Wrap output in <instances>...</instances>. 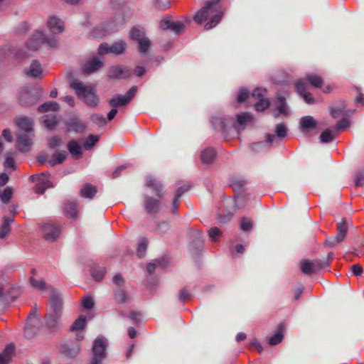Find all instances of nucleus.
<instances>
[{
    "mask_svg": "<svg viewBox=\"0 0 364 364\" xmlns=\"http://www.w3.org/2000/svg\"><path fill=\"white\" fill-rule=\"evenodd\" d=\"M159 27L164 31L169 29L176 34H180L184 31L186 25L181 21H173L168 19H163L159 23Z\"/></svg>",
    "mask_w": 364,
    "mask_h": 364,
    "instance_id": "obj_12",
    "label": "nucleus"
},
{
    "mask_svg": "<svg viewBox=\"0 0 364 364\" xmlns=\"http://www.w3.org/2000/svg\"><path fill=\"white\" fill-rule=\"evenodd\" d=\"M68 149L75 159H79L82 155V147L76 140H70L68 143Z\"/></svg>",
    "mask_w": 364,
    "mask_h": 364,
    "instance_id": "obj_24",
    "label": "nucleus"
},
{
    "mask_svg": "<svg viewBox=\"0 0 364 364\" xmlns=\"http://www.w3.org/2000/svg\"><path fill=\"white\" fill-rule=\"evenodd\" d=\"M12 196V189L10 187H6L2 194L1 195V200L4 203H8Z\"/></svg>",
    "mask_w": 364,
    "mask_h": 364,
    "instance_id": "obj_52",
    "label": "nucleus"
},
{
    "mask_svg": "<svg viewBox=\"0 0 364 364\" xmlns=\"http://www.w3.org/2000/svg\"><path fill=\"white\" fill-rule=\"evenodd\" d=\"M364 185V171H361L357 173L355 178V186H362Z\"/></svg>",
    "mask_w": 364,
    "mask_h": 364,
    "instance_id": "obj_64",
    "label": "nucleus"
},
{
    "mask_svg": "<svg viewBox=\"0 0 364 364\" xmlns=\"http://www.w3.org/2000/svg\"><path fill=\"white\" fill-rule=\"evenodd\" d=\"M60 109V105L56 102H47L38 107L39 112H47L48 111H58Z\"/></svg>",
    "mask_w": 364,
    "mask_h": 364,
    "instance_id": "obj_33",
    "label": "nucleus"
},
{
    "mask_svg": "<svg viewBox=\"0 0 364 364\" xmlns=\"http://www.w3.org/2000/svg\"><path fill=\"white\" fill-rule=\"evenodd\" d=\"M86 323V319L85 316H80L75 322L73 323L71 326L72 331H78L84 328Z\"/></svg>",
    "mask_w": 364,
    "mask_h": 364,
    "instance_id": "obj_44",
    "label": "nucleus"
},
{
    "mask_svg": "<svg viewBox=\"0 0 364 364\" xmlns=\"http://www.w3.org/2000/svg\"><path fill=\"white\" fill-rule=\"evenodd\" d=\"M132 75V70L128 67L117 65L107 69V77L110 79H127Z\"/></svg>",
    "mask_w": 364,
    "mask_h": 364,
    "instance_id": "obj_8",
    "label": "nucleus"
},
{
    "mask_svg": "<svg viewBox=\"0 0 364 364\" xmlns=\"http://www.w3.org/2000/svg\"><path fill=\"white\" fill-rule=\"evenodd\" d=\"M192 237L194 239L192 241V245L195 248H200L203 245V233L199 230H195L192 232Z\"/></svg>",
    "mask_w": 364,
    "mask_h": 364,
    "instance_id": "obj_39",
    "label": "nucleus"
},
{
    "mask_svg": "<svg viewBox=\"0 0 364 364\" xmlns=\"http://www.w3.org/2000/svg\"><path fill=\"white\" fill-rule=\"evenodd\" d=\"M46 42V35L41 31H36L28 39L26 43V46L30 50H36L40 48L41 44L45 43Z\"/></svg>",
    "mask_w": 364,
    "mask_h": 364,
    "instance_id": "obj_13",
    "label": "nucleus"
},
{
    "mask_svg": "<svg viewBox=\"0 0 364 364\" xmlns=\"http://www.w3.org/2000/svg\"><path fill=\"white\" fill-rule=\"evenodd\" d=\"M139 52L146 53L150 46L151 42L149 38H144L138 41Z\"/></svg>",
    "mask_w": 364,
    "mask_h": 364,
    "instance_id": "obj_49",
    "label": "nucleus"
},
{
    "mask_svg": "<svg viewBox=\"0 0 364 364\" xmlns=\"http://www.w3.org/2000/svg\"><path fill=\"white\" fill-rule=\"evenodd\" d=\"M248 96V90L246 89H241L239 91L238 96H237V101L239 102H243L246 100L247 97Z\"/></svg>",
    "mask_w": 364,
    "mask_h": 364,
    "instance_id": "obj_62",
    "label": "nucleus"
},
{
    "mask_svg": "<svg viewBox=\"0 0 364 364\" xmlns=\"http://www.w3.org/2000/svg\"><path fill=\"white\" fill-rule=\"evenodd\" d=\"M69 130H72L75 133H84L86 129V125L80 119L76 117H71L66 122Z\"/></svg>",
    "mask_w": 364,
    "mask_h": 364,
    "instance_id": "obj_20",
    "label": "nucleus"
},
{
    "mask_svg": "<svg viewBox=\"0 0 364 364\" xmlns=\"http://www.w3.org/2000/svg\"><path fill=\"white\" fill-rule=\"evenodd\" d=\"M18 100L22 106L28 107L37 102L38 96L35 90L23 88L20 91Z\"/></svg>",
    "mask_w": 364,
    "mask_h": 364,
    "instance_id": "obj_10",
    "label": "nucleus"
},
{
    "mask_svg": "<svg viewBox=\"0 0 364 364\" xmlns=\"http://www.w3.org/2000/svg\"><path fill=\"white\" fill-rule=\"evenodd\" d=\"M336 136H338V134L335 130L328 128L321 134L319 138L321 142L329 143L332 141Z\"/></svg>",
    "mask_w": 364,
    "mask_h": 364,
    "instance_id": "obj_32",
    "label": "nucleus"
},
{
    "mask_svg": "<svg viewBox=\"0 0 364 364\" xmlns=\"http://www.w3.org/2000/svg\"><path fill=\"white\" fill-rule=\"evenodd\" d=\"M349 126H350V122L347 118L345 117L336 123V124L334 127V130L338 134L341 131L348 128Z\"/></svg>",
    "mask_w": 364,
    "mask_h": 364,
    "instance_id": "obj_43",
    "label": "nucleus"
},
{
    "mask_svg": "<svg viewBox=\"0 0 364 364\" xmlns=\"http://www.w3.org/2000/svg\"><path fill=\"white\" fill-rule=\"evenodd\" d=\"M148 245V240L145 238H143L141 241L139 243L137 247V255L139 257H143L145 255L146 252Z\"/></svg>",
    "mask_w": 364,
    "mask_h": 364,
    "instance_id": "obj_45",
    "label": "nucleus"
},
{
    "mask_svg": "<svg viewBox=\"0 0 364 364\" xmlns=\"http://www.w3.org/2000/svg\"><path fill=\"white\" fill-rule=\"evenodd\" d=\"M299 80H304L308 85H311L316 88H321L323 84V79L320 75L316 74H307L304 77L300 78Z\"/></svg>",
    "mask_w": 364,
    "mask_h": 364,
    "instance_id": "obj_19",
    "label": "nucleus"
},
{
    "mask_svg": "<svg viewBox=\"0 0 364 364\" xmlns=\"http://www.w3.org/2000/svg\"><path fill=\"white\" fill-rule=\"evenodd\" d=\"M47 25L53 34L60 33L64 29L63 22L56 16H50L48 20Z\"/></svg>",
    "mask_w": 364,
    "mask_h": 364,
    "instance_id": "obj_16",
    "label": "nucleus"
},
{
    "mask_svg": "<svg viewBox=\"0 0 364 364\" xmlns=\"http://www.w3.org/2000/svg\"><path fill=\"white\" fill-rule=\"evenodd\" d=\"M107 341L105 338H97L95 339L89 364H102L107 358Z\"/></svg>",
    "mask_w": 364,
    "mask_h": 364,
    "instance_id": "obj_4",
    "label": "nucleus"
},
{
    "mask_svg": "<svg viewBox=\"0 0 364 364\" xmlns=\"http://www.w3.org/2000/svg\"><path fill=\"white\" fill-rule=\"evenodd\" d=\"M42 68L38 60H33L30 67L26 70V74L28 76L39 77L42 73Z\"/></svg>",
    "mask_w": 364,
    "mask_h": 364,
    "instance_id": "obj_30",
    "label": "nucleus"
},
{
    "mask_svg": "<svg viewBox=\"0 0 364 364\" xmlns=\"http://www.w3.org/2000/svg\"><path fill=\"white\" fill-rule=\"evenodd\" d=\"M14 222V218L4 217L3 223L0 228V239H4L9 235L11 230V224Z\"/></svg>",
    "mask_w": 364,
    "mask_h": 364,
    "instance_id": "obj_26",
    "label": "nucleus"
},
{
    "mask_svg": "<svg viewBox=\"0 0 364 364\" xmlns=\"http://www.w3.org/2000/svg\"><path fill=\"white\" fill-rule=\"evenodd\" d=\"M251 119L252 115L248 112H243L237 115V121L240 125H245Z\"/></svg>",
    "mask_w": 364,
    "mask_h": 364,
    "instance_id": "obj_50",
    "label": "nucleus"
},
{
    "mask_svg": "<svg viewBox=\"0 0 364 364\" xmlns=\"http://www.w3.org/2000/svg\"><path fill=\"white\" fill-rule=\"evenodd\" d=\"M70 87L75 91L77 97L84 100L89 106L95 107L99 103V98L90 85H85L81 81L75 80L70 82Z\"/></svg>",
    "mask_w": 364,
    "mask_h": 364,
    "instance_id": "obj_3",
    "label": "nucleus"
},
{
    "mask_svg": "<svg viewBox=\"0 0 364 364\" xmlns=\"http://www.w3.org/2000/svg\"><path fill=\"white\" fill-rule=\"evenodd\" d=\"M30 282H31L32 287H33L36 289H41V290H44L46 289V283L45 281H43L42 279L37 280L34 277H31L30 278Z\"/></svg>",
    "mask_w": 364,
    "mask_h": 364,
    "instance_id": "obj_51",
    "label": "nucleus"
},
{
    "mask_svg": "<svg viewBox=\"0 0 364 364\" xmlns=\"http://www.w3.org/2000/svg\"><path fill=\"white\" fill-rule=\"evenodd\" d=\"M277 110L279 114L287 115L288 110L287 107L285 97L281 95H278L277 98Z\"/></svg>",
    "mask_w": 364,
    "mask_h": 364,
    "instance_id": "obj_40",
    "label": "nucleus"
},
{
    "mask_svg": "<svg viewBox=\"0 0 364 364\" xmlns=\"http://www.w3.org/2000/svg\"><path fill=\"white\" fill-rule=\"evenodd\" d=\"M43 124L47 128L51 129L57 125L58 120L55 116H53L50 118L46 117V118L43 119Z\"/></svg>",
    "mask_w": 364,
    "mask_h": 364,
    "instance_id": "obj_53",
    "label": "nucleus"
},
{
    "mask_svg": "<svg viewBox=\"0 0 364 364\" xmlns=\"http://www.w3.org/2000/svg\"><path fill=\"white\" fill-rule=\"evenodd\" d=\"M346 107V104L343 100L341 101V103L338 107H331L330 114L331 117L334 119L338 118L341 114L344 113Z\"/></svg>",
    "mask_w": 364,
    "mask_h": 364,
    "instance_id": "obj_38",
    "label": "nucleus"
},
{
    "mask_svg": "<svg viewBox=\"0 0 364 364\" xmlns=\"http://www.w3.org/2000/svg\"><path fill=\"white\" fill-rule=\"evenodd\" d=\"M285 329V325L284 323H280L277 326V332L274 336L269 338V344L271 346H275L281 343L284 338V331Z\"/></svg>",
    "mask_w": 364,
    "mask_h": 364,
    "instance_id": "obj_23",
    "label": "nucleus"
},
{
    "mask_svg": "<svg viewBox=\"0 0 364 364\" xmlns=\"http://www.w3.org/2000/svg\"><path fill=\"white\" fill-rule=\"evenodd\" d=\"M62 139L59 136H54L51 137L48 141V145L50 148H55L60 146L62 144Z\"/></svg>",
    "mask_w": 364,
    "mask_h": 364,
    "instance_id": "obj_56",
    "label": "nucleus"
},
{
    "mask_svg": "<svg viewBox=\"0 0 364 364\" xmlns=\"http://www.w3.org/2000/svg\"><path fill=\"white\" fill-rule=\"evenodd\" d=\"M43 230L44 238L48 241H54L60 233L59 225L52 222L45 223Z\"/></svg>",
    "mask_w": 364,
    "mask_h": 364,
    "instance_id": "obj_11",
    "label": "nucleus"
},
{
    "mask_svg": "<svg viewBox=\"0 0 364 364\" xmlns=\"http://www.w3.org/2000/svg\"><path fill=\"white\" fill-rule=\"evenodd\" d=\"M348 230V223L347 220L343 218L341 222L337 224V233L336 235V237L337 241L341 242L345 239Z\"/></svg>",
    "mask_w": 364,
    "mask_h": 364,
    "instance_id": "obj_25",
    "label": "nucleus"
},
{
    "mask_svg": "<svg viewBox=\"0 0 364 364\" xmlns=\"http://www.w3.org/2000/svg\"><path fill=\"white\" fill-rule=\"evenodd\" d=\"M221 230L216 227L212 228L208 230V235L213 242H216L218 240V237L221 236Z\"/></svg>",
    "mask_w": 364,
    "mask_h": 364,
    "instance_id": "obj_54",
    "label": "nucleus"
},
{
    "mask_svg": "<svg viewBox=\"0 0 364 364\" xmlns=\"http://www.w3.org/2000/svg\"><path fill=\"white\" fill-rule=\"evenodd\" d=\"M17 126L28 134L33 130V120L27 117H20L16 120Z\"/></svg>",
    "mask_w": 364,
    "mask_h": 364,
    "instance_id": "obj_28",
    "label": "nucleus"
},
{
    "mask_svg": "<svg viewBox=\"0 0 364 364\" xmlns=\"http://www.w3.org/2000/svg\"><path fill=\"white\" fill-rule=\"evenodd\" d=\"M130 38L139 41L144 38V31L134 27L130 31Z\"/></svg>",
    "mask_w": 364,
    "mask_h": 364,
    "instance_id": "obj_47",
    "label": "nucleus"
},
{
    "mask_svg": "<svg viewBox=\"0 0 364 364\" xmlns=\"http://www.w3.org/2000/svg\"><path fill=\"white\" fill-rule=\"evenodd\" d=\"M326 267H328V262H322L321 259H315L314 261L306 259L301 264L302 272L308 275Z\"/></svg>",
    "mask_w": 364,
    "mask_h": 364,
    "instance_id": "obj_7",
    "label": "nucleus"
},
{
    "mask_svg": "<svg viewBox=\"0 0 364 364\" xmlns=\"http://www.w3.org/2000/svg\"><path fill=\"white\" fill-rule=\"evenodd\" d=\"M14 353V346L13 344L7 345L3 352L0 353V364H9Z\"/></svg>",
    "mask_w": 364,
    "mask_h": 364,
    "instance_id": "obj_22",
    "label": "nucleus"
},
{
    "mask_svg": "<svg viewBox=\"0 0 364 364\" xmlns=\"http://www.w3.org/2000/svg\"><path fill=\"white\" fill-rule=\"evenodd\" d=\"M266 90L257 87L255 89L252 93V97L255 99L264 98L265 95Z\"/></svg>",
    "mask_w": 364,
    "mask_h": 364,
    "instance_id": "obj_59",
    "label": "nucleus"
},
{
    "mask_svg": "<svg viewBox=\"0 0 364 364\" xmlns=\"http://www.w3.org/2000/svg\"><path fill=\"white\" fill-rule=\"evenodd\" d=\"M221 0H208L205 5L193 16V20L198 24L205 23V30L215 27L221 21L224 11L219 4Z\"/></svg>",
    "mask_w": 364,
    "mask_h": 364,
    "instance_id": "obj_1",
    "label": "nucleus"
},
{
    "mask_svg": "<svg viewBox=\"0 0 364 364\" xmlns=\"http://www.w3.org/2000/svg\"><path fill=\"white\" fill-rule=\"evenodd\" d=\"M300 124L303 132L314 129L317 126V122L311 116H306L301 119Z\"/></svg>",
    "mask_w": 364,
    "mask_h": 364,
    "instance_id": "obj_27",
    "label": "nucleus"
},
{
    "mask_svg": "<svg viewBox=\"0 0 364 364\" xmlns=\"http://www.w3.org/2000/svg\"><path fill=\"white\" fill-rule=\"evenodd\" d=\"M275 132L278 137L284 138L287 135V127L284 124L280 123L277 125Z\"/></svg>",
    "mask_w": 364,
    "mask_h": 364,
    "instance_id": "obj_57",
    "label": "nucleus"
},
{
    "mask_svg": "<svg viewBox=\"0 0 364 364\" xmlns=\"http://www.w3.org/2000/svg\"><path fill=\"white\" fill-rule=\"evenodd\" d=\"M97 193V188L90 183H86L80 190V196L85 198L92 199Z\"/></svg>",
    "mask_w": 364,
    "mask_h": 364,
    "instance_id": "obj_31",
    "label": "nucleus"
},
{
    "mask_svg": "<svg viewBox=\"0 0 364 364\" xmlns=\"http://www.w3.org/2000/svg\"><path fill=\"white\" fill-rule=\"evenodd\" d=\"M155 6L159 9L165 10L170 6L168 0H156Z\"/></svg>",
    "mask_w": 364,
    "mask_h": 364,
    "instance_id": "obj_60",
    "label": "nucleus"
},
{
    "mask_svg": "<svg viewBox=\"0 0 364 364\" xmlns=\"http://www.w3.org/2000/svg\"><path fill=\"white\" fill-rule=\"evenodd\" d=\"M105 274V269L103 267H96L92 271V277L97 282L101 281Z\"/></svg>",
    "mask_w": 364,
    "mask_h": 364,
    "instance_id": "obj_46",
    "label": "nucleus"
},
{
    "mask_svg": "<svg viewBox=\"0 0 364 364\" xmlns=\"http://www.w3.org/2000/svg\"><path fill=\"white\" fill-rule=\"evenodd\" d=\"M103 66V63L97 58L95 57L86 62L82 66V72L85 74H90L100 69Z\"/></svg>",
    "mask_w": 364,
    "mask_h": 364,
    "instance_id": "obj_15",
    "label": "nucleus"
},
{
    "mask_svg": "<svg viewBox=\"0 0 364 364\" xmlns=\"http://www.w3.org/2000/svg\"><path fill=\"white\" fill-rule=\"evenodd\" d=\"M144 208L147 213L156 214L159 210L160 202L157 199L146 196L144 200Z\"/></svg>",
    "mask_w": 364,
    "mask_h": 364,
    "instance_id": "obj_21",
    "label": "nucleus"
},
{
    "mask_svg": "<svg viewBox=\"0 0 364 364\" xmlns=\"http://www.w3.org/2000/svg\"><path fill=\"white\" fill-rule=\"evenodd\" d=\"M189 188H190V186H189V185H184L183 186H181V187L178 188L176 191V194H175L174 198H177L180 199V198L182 196V195H183L186 191H187L188 190H189Z\"/></svg>",
    "mask_w": 364,
    "mask_h": 364,
    "instance_id": "obj_63",
    "label": "nucleus"
},
{
    "mask_svg": "<svg viewBox=\"0 0 364 364\" xmlns=\"http://www.w3.org/2000/svg\"><path fill=\"white\" fill-rule=\"evenodd\" d=\"M200 157L203 163L210 164L215 158V151L210 148L206 149L202 151Z\"/></svg>",
    "mask_w": 364,
    "mask_h": 364,
    "instance_id": "obj_34",
    "label": "nucleus"
},
{
    "mask_svg": "<svg viewBox=\"0 0 364 364\" xmlns=\"http://www.w3.org/2000/svg\"><path fill=\"white\" fill-rule=\"evenodd\" d=\"M100 136L98 135L90 134L85 139L83 146L86 150L92 149L99 141Z\"/></svg>",
    "mask_w": 364,
    "mask_h": 364,
    "instance_id": "obj_37",
    "label": "nucleus"
},
{
    "mask_svg": "<svg viewBox=\"0 0 364 364\" xmlns=\"http://www.w3.org/2000/svg\"><path fill=\"white\" fill-rule=\"evenodd\" d=\"M63 313V299L60 294L55 289L50 291V310L46 314L48 328H55L60 324Z\"/></svg>",
    "mask_w": 364,
    "mask_h": 364,
    "instance_id": "obj_2",
    "label": "nucleus"
},
{
    "mask_svg": "<svg viewBox=\"0 0 364 364\" xmlns=\"http://www.w3.org/2000/svg\"><path fill=\"white\" fill-rule=\"evenodd\" d=\"M269 106V102L267 99L261 98L255 103V107L257 111H264Z\"/></svg>",
    "mask_w": 364,
    "mask_h": 364,
    "instance_id": "obj_48",
    "label": "nucleus"
},
{
    "mask_svg": "<svg viewBox=\"0 0 364 364\" xmlns=\"http://www.w3.org/2000/svg\"><path fill=\"white\" fill-rule=\"evenodd\" d=\"M137 92V87L132 86L124 95H115L112 98L109 100V105L112 108L124 106L129 104L131 100L136 95Z\"/></svg>",
    "mask_w": 364,
    "mask_h": 364,
    "instance_id": "obj_6",
    "label": "nucleus"
},
{
    "mask_svg": "<svg viewBox=\"0 0 364 364\" xmlns=\"http://www.w3.org/2000/svg\"><path fill=\"white\" fill-rule=\"evenodd\" d=\"M126 47V43L122 40L114 43L111 46H109L107 43H102L98 48V53L100 55H105L109 53L119 55L124 51Z\"/></svg>",
    "mask_w": 364,
    "mask_h": 364,
    "instance_id": "obj_9",
    "label": "nucleus"
},
{
    "mask_svg": "<svg viewBox=\"0 0 364 364\" xmlns=\"http://www.w3.org/2000/svg\"><path fill=\"white\" fill-rule=\"evenodd\" d=\"M147 186L154 189L159 198L162 197V186L154 178H149L146 181Z\"/></svg>",
    "mask_w": 364,
    "mask_h": 364,
    "instance_id": "obj_36",
    "label": "nucleus"
},
{
    "mask_svg": "<svg viewBox=\"0 0 364 364\" xmlns=\"http://www.w3.org/2000/svg\"><path fill=\"white\" fill-rule=\"evenodd\" d=\"M246 184V181L242 178H235L231 183V186L233 188H242Z\"/></svg>",
    "mask_w": 364,
    "mask_h": 364,
    "instance_id": "obj_61",
    "label": "nucleus"
},
{
    "mask_svg": "<svg viewBox=\"0 0 364 364\" xmlns=\"http://www.w3.org/2000/svg\"><path fill=\"white\" fill-rule=\"evenodd\" d=\"M94 300L91 296H87L82 299V305L83 308L90 309L94 306Z\"/></svg>",
    "mask_w": 364,
    "mask_h": 364,
    "instance_id": "obj_58",
    "label": "nucleus"
},
{
    "mask_svg": "<svg viewBox=\"0 0 364 364\" xmlns=\"http://www.w3.org/2000/svg\"><path fill=\"white\" fill-rule=\"evenodd\" d=\"M240 227L243 231H250L252 228V221L247 218H243L241 220Z\"/></svg>",
    "mask_w": 364,
    "mask_h": 364,
    "instance_id": "obj_55",
    "label": "nucleus"
},
{
    "mask_svg": "<svg viewBox=\"0 0 364 364\" xmlns=\"http://www.w3.org/2000/svg\"><path fill=\"white\" fill-rule=\"evenodd\" d=\"M229 121L232 122V119L220 116H213L211 117V123L213 124L214 129L223 133L225 132Z\"/></svg>",
    "mask_w": 364,
    "mask_h": 364,
    "instance_id": "obj_18",
    "label": "nucleus"
},
{
    "mask_svg": "<svg viewBox=\"0 0 364 364\" xmlns=\"http://www.w3.org/2000/svg\"><path fill=\"white\" fill-rule=\"evenodd\" d=\"M66 156L67 154L65 151L57 152L53 155L52 159L48 161V164L50 166L60 164L65 160Z\"/></svg>",
    "mask_w": 364,
    "mask_h": 364,
    "instance_id": "obj_35",
    "label": "nucleus"
},
{
    "mask_svg": "<svg viewBox=\"0 0 364 364\" xmlns=\"http://www.w3.org/2000/svg\"><path fill=\"white\" fill-rule=\"evenodd\" d=\"M64 213L70 218H76L77 216V203L76 202H66L63 207Z\"/></svg>",
    "mask_w": 364,
    "mask_h": 364,
    "instance_id": "obj_29",
    "label": "nucleus"
},
{
    "mask_svg": "<svg viewBox=\"0 0 364 364\" xmlns=\"http://www.w3.org/2000/svg\"><path fill=\"white\" fill-rule=\"evenodd\" d=\"M296 88L297 92L304 98L307 104L312 105L315 103V99L308 92L306 83L304 80H298L296 83Z\"/></svg>",
    "mask_w": 364,
    "mask_h": 364,
    "instance_id": "obj_14",
    "label": "nucleus"
},
{
    "mask_svg": "<svg viewBox=\"0 0 364 364\" xmlns=\"http://www.w3.org/2000/svg\"><path fill=\"white\" fill-rule=\"evenodd\" d=\"M32 140L27 134L19 135L16 141V148L21 152H27L31 149Z\"/></svg>",
    "mask_w": 364,
    "mask_h": 364,
    "instance_id": "obj_17",
    "label": "nucleus"
},
{
    "mask_svg": "<svg viewBox=\"0 0 364 364\" xmlns=\"http://www.w3.org/2000/svg\"><path fill=\"white\" fill-rule=\"evenodd\" d=\"M50 176L48 172H44L40 175H32L30 176V180L32 182H36V185L34 187V191L36 193L43 194L47 188L53 186L49 179Z\"/></svg>",
    "mask_w": 364,
    "mask_h": 364,
    "instance_id": "obj_5",
    "label": "nucleus"
},
{
    "mask_svg": "<svg viewBox=\"0 0 364 364\" xmlns=\"http://www.w3.org/2000/svg\"><path fill=\"white\" fill-rule=\"evenodd\" d=\"M114 299L117 303H125L128 301L127 295L126 291L120 288L117 289L114 291Z\"/></svg>",
    "mask_w": 364,
    "mask_h": 364,
    "instance_id": "obj_41",
    "label": "nucleus"
},
{
    "mask_svg": "<svg viewBox=\"0 0 364 364\" xmlns=\"http://www.w3.org/2000/svg\"><path fill=\"white\" fill-rule=\"evenodd\" d=\"M91 121L97 124L99 127H102L107 124L105 117L101 114H92L90 116Z\"/></svg>",
    "mask_w": 364,
    "mask_h": 364,
    "instance_id": "obj_42",
    "label": "nucleus"
}]
</instances>
